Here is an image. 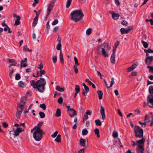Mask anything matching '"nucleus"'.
I'll return each instance as SVG.
<instances>
[{
  "label": "nucleus",
  "mask_w": 153,
  "mask_h": 153,
  "mask_svg": "<svg viewBox=\"0 0 153 153\" xmlns=\"http://www.w3.org/2000/svg\"><path fill=\"white\" fill-rule=\"evenodd\" d=\"M46 82L45 79L43 78H40L35 82L34 80H31L30 84L31 86L36 91H38L41 93H43L45 91V85Z\"/></svg>",
  "instance_id": "1"
},
{
  "label": "nucleus",
  "mask_w": 153,
  "mask_h": 153,
  "mask_svg": "<svg viewBox=\"0 0 153 153\" xmlns=\"http://www.w3.org/2000/svg\"><path fill=\"white\" fill-rule=\"evenodd\" d=\"M100 49H101L102 54L105 57L109 56L108 54L107 53L111 49L110 45L107 42H104L97 47V50H99Z\"/></svg>",
  "instance_id": "2"
},
{
  "label": "nucleus",
  "mask_w": 153,
  "mask_h": 153,
  "mask_svg": "<svg viewBox=\"0 0 153 153\" xmlns=\"http://www.w3.org/2000/svg\"><path fill=\"white\" fill-rule=\"evenodd\" d=\"M70 15L72 20L75 22L81 20L84 16L82 12L80 10H74L71 13Z\"/></svg>",
  "instance_id": "3"
},
{
  "label": "nucleus",
  "mask_w": 153,
  "mask_h": 153,
  "mask_svg": "<svg viewBox=\"0 0 153 153\" xmlns=\"http://www.w3.org/2000/svg\"><path fill=\"white\" fill-rule=\"evenodd\" d=\"M134 131L136 137L139 138H141L143 137V130L139 126H135L134 128Z\"/></svg>",
  "instance_id": "4"
},
{
  "label": "nucleus",
  "mask_w": 153,
  "mask_h": 153,
  "mask_svg": "<svg viewBox=\"0 0 153 153\" xmlns=\"http://www.w3.org/2000/svg\"><path fill=\"white\" fill-rule=\"evenodd\" d=\"M44 134L45 132L43 131L36 130L33 133V137L36 141H39L42 137L43 134Z\"/></svg>",
  "instance_id": "5"
},
{
  "label": "nucleus",
  "mask_w": 153,
  "mask_h": 153,
  "mask_svg": "<svg viewBox=\"0 0 153 153\" xmlns=\"http://www.w3.org/2000/svg\"><path fill=\"white\" fill-rule=\"evenodd\" d=\"M55 2L56 0H52V1L50 2L49 3L48 5L47 8V14L45 17V18L46 19H47L50 15L51 12L54 6Z\"/></svg>",
  "instance_id": "6"
},
{
  "label": "nucleus",
  "mask_w": 153,
  "mask_h": 153,
  "mask_svg": "<svg viewBox=\"0 0 153 153\" xmlns=\"http://www.w3.org/2000/svg\"><path fill=\"white\" fill-rule=\"evenodd\" d=\"M24 107L22 105L18 104L17 107V111L16 113V116L17 118H19L21 114Z\"/></svg>",
  "instance_id": "7"
},
{
  "label": "nucleus",
  "mask_w": 153,
  "mask_h": 153,
  "mask_svg": "<svg viewBox=\"0 0 153 153\" xmlns=\"http://www.w3.org/2000/svg\"><path fill=\"white\" fill-rule=\"evenodd\" d=\"M132 29V27H128L126 29L123 28H121L120 31L122 34L128 33Z\"/></svg>",
  "instance_id": "8"
},
{
  "label": "nucleus",
  "mask_w": 153,
  "mask_h": 153,
  "mask_svg": "<svg viewBox=\"0 0 153 153\" xmlns=\"http://www.w3.org/2000/svg\"><path fill=\"white\" fill-rule=\"evenodd\" d=\"M67 108L68 109L69 111H72L73 112V114H71L70 112H68L69 115L71 117H74L75 116H76L77 114V113L76 111L74 108H70V106L67 105L66 106Z\"/></svg>",
  "instance_id": "9"
},
{
  "label": "nucleus",
  "mask_w": 153,
  "mask_h": 153,
  "mask_svg": "<svg viewBox=\"0 0 153 153\" xmlns=\"http://www.w3.org/2000/svg\"><path fill=\"white\" fill-rule=\"evenodd\" d=\"M13 17H16V20H15L14 25L15 26H17L19 25L20 24V20L21 19L20 17L19 16L17 15L14 13L13 14Z\"/></svg>",
  "instance_id": "10"
},
{
  "label": "nucleus",
  "mask_w": 153,
  "mask_h": 153,
  "mask_svg": "<svg viewBox=\"0 0 153 153\" xmlns=\"http://www.w3.org/2000/svg\"><path fill=\"white\" fill-rule=\"evenodd\" d=\"M27 97L25 96L22 97L21 99V102L19 104L22 105V106L24 107L25 105L26 104L27 101Z\"/></svg>",
  "instance_id": "11"
},
{
  "label": "nucleus",
  "mask_w": 153,
  "mask_h": 153,
  "mask_svg": "<svg viewBox=\"0 0 153 153\" xmlns=\"http://www.w3.org/2000/svg\"><path fill=\"white\" fill-rule=\"evenodd\" d=\"M24 131V130L22 129V128H17L14 131L13 135L15 137H16L19 135L20 133L22 131Z\"/></svg>",
  "instance_id": "12"
},
{
  "label": "nucleus",
  "mask_w": 153,
  "mask_h": 153,
  "mask_svg": "<svg viewBox=\"0 0 153 153\" xmlns=\"http://www.w3.org/2000/svg\"><path fill=\"white\" fill-rule=\"evenodd\" d=\"M153 60V56H148L145 59L146 64L148 65H150Z\"/></svg>",
  "instance_id": "13"
},
{
  "label": "nucleus",
  "mask_w": 153,
  "mask_h": 153,
  "mask_svg": "<svg viewBox=\"0 0 153 153\" xmlns=\"http://www.w3.org/2000/svg\"><path fill=\"white\" fill-rule=\"evenodd\" d=\"M100 111L102 119L104 120L105 118V108L102 105H101L100 106Z\"/></svg>",
  "instance_id": "14"
},
{
  "label": "nucleus",
  "mask_w": 153,
  "mask_h": 153,
  "mask_svg": "<svg viewBox=\"0 0 153 153\" xmlns=\"http://www.w3.org/2000/svg\"><path fill=\"white\" fill-rule=\"evenodd\" d=\"M82 85L84 86L85 90V91L84 90H83L84 91L82 92V94L84 96H85L87 94V93L89 91V88L84 83H82Z\"/></svg>",
  "instance_id": "15"
},
{
  "label": "nucleus",
  "mask_w": 153,
  "mask_h": 153,
  "mask_svg": "<svg viewBox=\"0 0 153 153\" xmlns=\"http://www.w3.org/2000/svg\"><path fill=\"white\" fill-rule=\"evenodd\" d=\"M141 138L142 139L141 140L137 141L136 143L137 144H138L137 145L138 146L140 145L143 147L144 143L145 141V140L144 138H143V137Z\"/></svg>",
  "instance_id": "16"
},
{
  "label": "nucleus",
  "mask_w": 153,
  "mask_h": 153,
  "mask_svg": "<svg viewBox=\"0 0 153 153\" xmlns=\"http://www.w3.org/2000/svg\"><path fill=\"white\" fill-rule=\"evenodd\" d=\"M144 148L143 146H138V147L137 149V153H144Z\"/></svg>",
  "instance_id": "17"
},
{
  "label": "nucleus",
  "mask_w": 153,
  "mask_h": 153,
  "mask_svg": "<svg viewBox=\"0 0 153 153\" xmlns=\"http://www.w3.org/2000/svg\"><path fill=\"white\" fill-rule=\"evenodd\" d=\"M27 59L25 58L23 60H22L21 62V66L22 67H25L27 66Z\"/></svg>",
  "instance_id": "18"
},
{
  "label": "nucleus",
  "mask_w": 153,
  "mask_h": 153,
  "mask_svg": "<svg viewBox=\"0 0 153 153\" xmlns=\"http://www.w3.org/2000/svg\"><path fill=\"white\" fill-rule=\"evenodd\" d=\"M152 116L151 117H150L149 115H146L145 116L144 120L147 123L151 122L152 121Z\"/></svg>",
  "instance_id": "19"
},
{
  "label": "nucleus",
  "mask_w": 153,
  "mask_h": 153,
  "mask_svg": "<svg viewBox=\"0 0 153 153\" xmlns=\"http://www.w3.org/2000/svg\"><path fill=\"white\" fill-rule=\"evenodd\" d=\"M79 144L82 146H85L86 140L83 138H80L79 140Z\"/></svg>",
  "instance_id": "20"
},
{
  "label": "nucleus",
  "mask_w": 153,
  "mask_h": 153,
  "mask_svg": "<svg viewBox=\"0 0 153 153\" xmlns=\"http://www.w3.org/2000/svg\"><path fill=\"white\" fill-rule=\"evenodd\" d=\"M43 124V123L42 122H40L36 126H35V128H36V130L39 131H43L40 128L41 127Z\"/></svg>",
  "instance_id": "21"
},
{
  "label": "nucleus",
  "mask_w": 153,
  "mask_h": 153,
  "mask_svg": "<svg viewBox=\"0 0 153 153\" xmlns=\"http://www.w3.org/2000/svg\"><path fill=\"white\" fill-rule=\"evenodd\" d=\"M59 58L60 60V62L62 64L64 63V60L63 58V56L62 51H60V52L59 54Z\"/></svg>",
  "instance_id": "22"
},
{
  "label": "nucleus",
  "mask_w": 153,
  "mask_h": 153,
  "mask_svg": "<svg viewBox=\"0 0 153 153\" xmlns=\"http://www.w3.org/2000/svg\"><path fill=\"white\" fill-rule=\"evenodd\" d=\"M38 18L37 17H35L33 21L32 26L33 27H35L38 22Z\"/></svg>",
  "instance_id": "23"
},
{
  "label": "nucleus",
  "mask_w": 153,
  "mask_h": 153,
  "mask_svg": "<svg viewBox=\"0 0 153 153\" xmlns=\"http://www.w3.org/2000/svg\"><path fill=\"white\" fill-rule=\"evenodd\" d=\"M97 93L98 95V97L99 100H101L102 98L103 92L102 91L98 90L97 91Z\"/></svg>",
  "instance_id": "24"
},
{
  "label": "nucleus",
  "mask_w": 153,
  "mask_h": 153,
  "mask_svg": "<svg viewBox=\"0 0 153 153\" xmlns=\"http://www.w3.org/2000/svg\"><path fill=\"white\" fill-rule=\"evenodd\" d=\"M111 62L112 63H114L115 61V54L112 53L110 59Z\"/></svg>",
  "instance_id": "25"
},
{
  "label": "nucleus",
  "mask_w": 153,
  "mask_h": 153,
  "mask_svg": "<svg viewBox=\"0 0 153 153\" xmlns=\"http://www.w3.org/2000/svg\"><path fill=\"white\" fill-rule=\"evenodd\" d=\"M119 16L120 15L118 13H115L113 15L112 17L115 20H117L118 19Z\"/></svg>",
  "instance_id": "26"
},
{
  "label": "nucleus",
  "mask_w": 153,
  "mask_h": 153,
  "mask_svg": "<svg viewBox=\"0 0 153 153\" xmlns=\"http://www.w3.org/2000/svg\"><path fill=\"white\" fill-rule=\"evenodd\" d=\"M23 50V51H25V52H32V50H30L27 47V45H25L24 46Z\"/></svg>",
  "instance_id": "27"
},
{
  "label": "nucleus",
  "mask_w": 153,
  "mask_h": 153,
  "mask_svg": "<svg viewBox=\"0 0 153 153\" xmlns=\"http://www.w3.org/2000/svg\"><path fill=\"white\" fill-rule=\"evenodd\" d=\"M61 112L59 108H58L56 110V112L55 114V116L57 117H59L61 116Z\"/></svg>",
  "instance_id": "28"
},
{
  "label": "nucleus",
  "mask_w": 153,
  "mask_h": 153,
  "mask_svg": "<svg viewBox=\"0 0 153 153\" xmlns=\"http://www.w3.org/2000/svg\"><path fill=\"white\" fill-rule=\"evenodd\" d=\"M59 43L57 44L56 46V49L58 50H59L61 49V40L60 39L58 41Z\"/></svg>",
  "instance_id": "29"
},
{
  "label": "nucleus",
  "mask_w": 153,
  "mask_h": 153,
  "mask_svg": "<svg viewBox=\"0 0 153 153\" xmlns=\"http://www.w3.org/2000/svg\"><path fill=\"white\" fill-rule=\"evenodd\" d=\"M56 90L60 92H62L64 91L63 88H61L60 86L58 85L56 87Z\"/></svg>",
  "instance_id": "30"
},
{
  "label": "nucleus",
  "mask_w": 153,
  "mask_h": 153,
  "mask_svg": "<svg viewBox=\"0 0 153 153\" xmlns=\"http://www.w3.org/2000/svg\"><path fill=\"white\" fill-rule=\"evenodd\" d=\"M61 137L60 134H58L55 139V141L57 142L60 143L61 142Z\"/></svg>",
  "instance_id": "31"
},
{
  "label": "nucleus",
  "mask_w": 153,
  "mask_h": 153,
  "mask_svg": "<svg viewBox=\"0 0 153 153\" xmlns=\"http://www.w3.org/2000/svg\"><path fill=\"white\" fill-rule=\"evenodd\" d=\"M95 122L96 125L97 126H101L102 125V123L99 119L95 120Z\"/></svg>",
  "instance_id": "32"
},
{
  "label": "nucleus",
  "mask_w": 153,
  "mask_h": 153,
  "mask_svg": "<svg viewBox=\"0 0 153 153\" xmlns=\"http://www.w3.org/2000/svg\"><path fill=\"white\" fill-rule=\"evenodd\" d=\"M94 133L95 134L97 135V137H100V133H99V129L97 128H96L95 129L94 131Z\"/></svg>",
  "instance_id": "33"
},
{
  "label": "nucleus",
  "mask_w": 153,
  "mask_h": 153,
  "mask_svg": "<svg viewBox=\"0 0 153 153\" xmlns=\"http://www.w3.org/2000/svg\"><path fill=\"white\" fill-rule=\"evenodd\" d=\"M141 42L142 43L144 48H147L148 47V44L146 42H145L144 41L142 40Z\"/></svg>",
  "instance_id": "34"
},
{
  "label": "nucleus",
  "mask_w": 153,
  "mask_h": 153,
  "mask_svg": "<svg viewBox=\"0 0 153 153\" xmlns=\"http://www.w3.org/2000/svg\"><path fill=\"white\" fill-rule=\"evenodd\" d=\"M144 51L145 53H153V50H151L150 48H148V49H145Z\"/></svg>",
  "instance_id": "35"
},
{
  "label": "nucleus",
  "mask_w": 153,
  "mask_h": 153,
  "mask_svg": "<svg viewBox=\"0 0 153 153\" xmlns=\"http://www.w3.org/2000/svg\"><path fill=\"white\" fill-rule=\"evenodd\" d=\"M19 86L22 88H23L25 87V83L22 81H20L18 83Z\"/></svg>",
  "instance_id": "36"
},
{
  "label": "nucleus",
  "mask_w": 153,
  "mask_h": 153,
  "mask_svg": "<svg viewBox=\"0 0 153 153\" xmlns=\"http://www.w3.org/2000/svg\"><path fill=\"white\" fill-rule=\"evenodd\" d=\"M75 90L77 93H79V92L80 90V89L79 85H76L75 86Z\"/></svg>",
  "instance_id": "37"
},
{
  "label": "nucleus",
  "mask_w": 153,
  "mask_h": 153,
  "mask_svg": "<svg viewBox=\"0 0 153 153\" xmlns=\"http://www.w3.org/2000/svg\"><path fill=\"white\" fill-rule=\"evenodd\" d=\"M72 0H68L67 1V3L66 4V8H68L71 3Z\"/></svg>",
  "instance_id": "38"
},
{
  "label": "nucleus",
  "mask_w": 153,
  "mask_h": 153,
  "mask_svg": "<svg viewBox=\"0 0 153 153\" xmlns=\"http://www.w3.org/2000/svg\"><path fill=\"white\" fill-rule=\"evenodd\" d=\"M149 91L151 94H153V86L151 85L149 88Z\"/></svg>",
  "instance_id": "39"
},
{
  "label": "nucleus",
  "mask_w": 153,
  "mask_h": 153,
  "mask_svg": "<svg viewBox=\"0 0 153 153\" xmlns=\"http://www.w3.org/2000/svg\"><path fill=\"white\" fill-rule=\"evenodd\" d=\"M113 137L114 138L117 137L118 136L117 132L115 131H114L112 134Z\"/></svg>",
  "instance_id": "40"
},
{
  "label": "nucleus",
  "mask_w": 153,
  "mask_h": 153,
  "mask_svg": "<svg viewBox=\"0 0 153 153\" xmlns=\"http://www.w3.org/2000/svg\"><path fill=\"white\" fill-rule=\"evenodd\" d=\"M88 131L86 128L83 129L82 131V133L83 135H86L88 134Z\"/></svg>",
  "instance_id": "41"
},
{
  "label": "nucleus",
  "mask_w": 153,
  "mask_h": 153,
  "mask_svg": "<svg viewBox=\"0 0 153 153\" xmlns=\"http://www.w3.org/2000/svg\"><path fill=\"white\" fill-rule=\"evenodd\" d=\"M147 68L149 69V72L153 74V66L151 67L149 66H148Z\"/></svg>",
  "instance_id": "42"
},
{
  "label": "nucleus",
  "mask_w": 153,
  "mask_h": 153,
  "mask_svg": "<svg viewBox=\"0 0 153 153\" xmlns=\"http://www.w3.org/2000/svg\"><path fill=\"white\" fill-rule=\"evenodd\" d=\"M39 115L41 118H44L45 116V113L44 112L41 111L39 112Z\"/></svg>",
  "instance_id": "43"
},
{
  "label": "nucleus",
  "mask_w": 153,
  "mask_h": 153,
  "mask_svg": "<svg viewBox=\"0 0 153 153\" xmlns=\"http://www.w3.org/2000/svg\"><path fill=\"white\" fill-rule=\"evenodd\" d=\"M74 60L75 61V64L76 66H78L79 65V64L78 63V60L77 58L75 56L74 58Z\"/></svg>",
  "instance_id": "44"
},
{
  "label": "nucleus",
  "mask_w": 153,
  "mask_h": 153,
  "mask_svg": "<svg viewBox=\"0 0 153 153\" xmlns=\"http://www.w3.org/2000/svg\"><path fill=\"white\" fill-rule=\"evenodd\" d=\"M92 29L91 28H89L86 31V33L87 35H90L91 33Z\"/></svg>",
  "instance_id": "45"
},
{
  "label": "nucleus",
  "mask_w": 153,
  "mask_h": 153,
  "mask_svg": "<svg viewBox=\"0 0 153 153\" xmlns=\"http://www.w3.org/2000/svg\"><path fill=\"white\" fill-rule=\"evenodd\" d=\"M21 76L20 74L18 73L16 74L15 76V79L16 80H19Z\"/></svg>",
  "instance_id": "46"
},
{
  "label": "nucleus",
  "mask_w": 153,
  "mask_h": 153,
  "mask_svg": "<svg viewBox=\"0 0 153 153\" xmlns=\"http://www.w3.org/2000/svg\"><path fill=\"white\" fill-rule=\"evenodd\" d=\"M40 107L42 108L43 110H45L46 109V106L44 103L40 104Z\"/></svg>",
  "instance_id": "47"
},
{
  "label": "nucleus",
  "mask_w": 153,
  "mask_h": 153,
  "mask_svg": "<svg viewBox=\"0 0 153 153\" xmlns=\"http://www.w3.org/2000/svg\"><path fill=\"white\" fill-rule=\"evenodd\" d=\"M58 133L57 131H55L53 134H51V136L52 138H55L57 136Z\"/></svg>",
  "instance_id": "48"
},
{
  "label": "nucleus",
  "mask_w": 153,
  "mask_h": 153,
  "mask_svg": "<svg viewBox=\"0 0 153 153\" xmlns=\"http://www.w3.org/2000/svg\"><path fill=\"white\" fill-rule=\"evenodd\" d=\"M73 68L74 70L75 73L77 74L78 73V69L76 65H74L73 67Z\"/></svg>",
  "instance_id": "49"
},
{
  "label": "nucleus",
  "mask_w": 153,
  "mask_h": 153,
  "mask_svg": "<svg viewBox=\"0 0 153 153\" xmlns=\"http://www.w3.org/2000/svg\"><path fill=\"white\" fill-rule=\"evenodd\" d=\"M52 60L53 62L54 63H56L57 60V58L56 56H53L52 57Z\"/></svg>",
  "instance_id": "50"
},
{
  "label": "nucleus",
  "mask_w": 153,
  "mask_h": 153,
  "mask_svg": "<svg viewBox=\"0 0 153 153\" xmlns=\"http://www.w3.org/2000/svg\"><path fill=\"white\" fill-rule=\"evenodd\" d=\"M40 75H39L40 77H42V75H44L45 74L46 72L44 70H40Z\"/></svg>",
  "instance_id": "51"
},
{
  "label": "nucleus",
  "mask_w": 153,
  "mask_h": 153,
  "mask_svg": "<svg viewBox=\"0 0 153 153\" xmlns=\"http://www.w3.org/2000/svg\"><path fill=\"white\" fill-rule=\"evenodd\" d=\"M59 104H62L63 102V99L62 97H60L57 100Z\"/></svg>",
  "instance_id": "52"
},
{
  "label": "nucleus",
  "mask_w": 153,
  "mask_h": 153,
  "mask_svg": "<svg viewBox=\"0 0 153 153\" xmlns=\"http://www.w3.org/2000/svg\"><path fill=\"white\" fill-rule=\"evenodd\" d=\"M86 148V147H85L84 148L81 149L78 151V153H84L85 150Z\"/></svg>",
  "instance_id": "53"
},
{
  "label": "nucleus",
  "mask_w": 153,
  "mask_h": 153,
  "mask_svg": "<svg viewBox=\"0 0 153 153\" xmlns=\"http://www.w3.org/2000/svg\"><path fill=\"white\" fill-rule=\"evenodd\" d=\"M43 67V65L42 63H41L38 66L37 68L39 69H40V70H42Z\"/></svg>",
  "instance_id": "54"
},
{
  "label": "nucleus",
  "mask_w": 153,
  "mask_h": 153,
  "mask_svg": "<svg viewBox=\"0 0 153 153\" xmlns=\"http://www.w3.org/2000/svg\"><path fill=\"white\" fill-rule=\"evenodd\" d=\"M88 118V116L87 115H85L83 118V122H84Z\"/></svg>",
  "instance_id": "55"
},
{
  "label": "nucleus",
  "mask_w": 153,
  "mask_h": 153,
  "mask_svg": "<svg viewBox=\"0 0 153 153\" xmlns=\"http://www.w3.org/2000/svg\"><path fill=\"white\" fill-rule=\"evenodd\" d=\"M2 125L3 127L5 128H7L8 126L7 124L5 122L3 123H2Z\"/></svg>",
  "instance_id": "56"
},
{
  "label": "nucleus",
  "mask_w": 153,
  "mask_h": 153,
  "mask_svg": "<svg viewBox=\"0 0 153 153\" xmlns=\"http://www.w3.org/2000/svg\"><path fill=\"white\" fill-rule=\"evenodd\" d=\"M46 27L47 29V33H48L49 32V29L50 27V25L49 24V22H48L46 24Z\"/></svg>",
  "instance_id": "57"
},
{
  "label": "nucleus",
  "mask_w": 153,
  "mask_h": 153,
  "mask_svg": "<svg viewBox=\"0 0 153 153\" xmlns=\"http://www.w3.org/2000/svg\"><path fill=\"white\" fill-rule=\"evenodd\" d=\"M115 82L114 80V78H112L111 79V83L110 84V86L112 87L113 85L114 84Z\"/></svg>",
  "instance_id": "58"
},
{
  "label": "nucleus",
  "mask_w": 153,
  "mask_h": 153,
  "mask_svg": "<svg viewBox=\"0 0 153 153\" xmlns=\"http://www.w3.org/2000/svg\"><path fill=\"white\" fill-rule=\"evenodd\" d=\"M137 75V73L135 71H133L131 73V75H130L129 77H131L130 76H136Z\"/></svg>",
  "instance_id": "59"
},
{
  "label": "nucleus",
  "mask_w": 153,
  "mask_h": 153,
  "mask_svg": "<svg viewBox=\"0 0 153 153\" xmlns=\"http://www.w3.org/2000/svg\"><path fill=\"white\" fill-rule=\"evenodd\" d=\"M58 22V21L57 19H55L53 22L52 23V25H55L57 24Z\"/></svg>",
  "instance_id": "60"
},
{
  "label": "nucleus",
  "mask_w": 153,
  "mask_h": 153,
  "mask_svg": "<svg viewBox=\"0 0 153 153\" xmlns=\"http://www.w3.org/2000/svg\"><path fill=\"white\" fill-rule=\"evenodd\" d=\"M121 24L127 26L128 24V22L126 21L123 20L121 22Z\"/></svg>",
  "instance_id": "61"
},
{
  "label": "nucleus",
  "mask_w": 153,
  "mask_h": 153,
  "mask_svg": "<svg viewBox=\"0 0 153 153\" xmlns=\"http://www.w3.org/2000/svg\"><path fill=\"white\" fill-rule=\"evenodd\" d=\"M91 111L89 110H87L85 112V114L87 115H91Z\"/></svg>",
  "instance_id": "62"
},
{
  "label": "nucleus",
  "mask_w": 153,
  "mask_h": 153,
  "mask_svg": "<svg viewBox=\"0 0 153 153\" xmlns=\"http://www.w3.org/2000/svg\"><path fill=\"white\" fill-rule=\"evenodd\" d=\"M8 61L10 63H12V62L16 63V60L13 59H8Z\"/></svg>",
  "instance_id": "63"
},
{
  "label": "nucleus",
  "mask_w": 153,
  "mask_h": 153,
  "mask_svg": "<svg viewBox=\"0 0 153 153\" xmlns=\"http://www.w3.org/2000/svg\"><path fill=\"white\" fill-rule=\"evenodd\" d=\"M147 105L150 108L153 107V103H150L148 102Z\"/></svg>",
  "instance_id": "64"
}]
</instances>
